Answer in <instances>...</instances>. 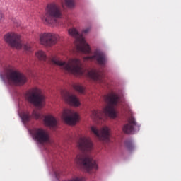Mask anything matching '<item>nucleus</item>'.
<instances>
[{"mask_svg": "<svg viewBox=\"0 0 181 181\" xmlns=\"http://www.w3.org/2000/svg\"><path fill=\"white\" fill-rule=\"evenodd\" d=\"M30 134L37 144H46L50 141V134L42 127H35L30 130Z\"/></svg>", "mask_w": 181, "mask_h": 181, "instance_id": "obj_7", "label": "nucleus"}, {"mask_svg": "<svg viewBox=\"0 0 181 181\" xmlns=\"http://www.w3.org/2000/svg\"><path fill=\"white\" fill-rule=\"evenodd\" d=\"M68 32L70 36L76 38V47L78 53H83L85 54L90 53V45L87 44L83 35L78 34V31L76 28H71Z\"/></svg>", "mask_w": 181, "mask_h": 181, "instance_id": "obj_5", "label": "nucleus"}, {"mask_svg": "<svg viewBox=\"0 0 181 181\" xmlns=\"http://www.w3.org/2000/svg\"><path fill=\"white\" fill-rule=\"evenodd\" d=\"M4 40L6 43H8L11 47H16V49H21V47H22L21 36L15 33H8L5 35Z\"/></svg>", "mask_w": 181, "mask_h": 181, "instance_id": "obj_12", "label": "nucleus"}, {"mask_svg": "<svg viewBox=\"0 0 181 181\" xmlns=\"http://www.w3.org/2000/svg\"><path fill=\"white\" fill-rule=\"evenodd\" d=\"M62 118L68 125H76L78 121H80L78 114L69 109L64 110Z\"/></svg>", "mask_w": 181, "mask_h": 181, "instance_id": "obj_11", "label": "nucleus"}, {"mask_svg": "<svg viewBox=\"0 0 181 181\" xmlns=\"http://www.w3.org/2000/svg\"><path fill=\"white\" fill-rule=\"evenodd\" d=\"M44 124L45 127H49V128H57V119L56 117L52 115H47L44 117Z\"/></svg>", "mask_w": 181, "mask_h": 181, "instance_id": "obj_17", "label": "nucleus"}, {"mask_svg": "<svg viewBox=\"0 0 181 181\" xmlns=\"http://www.w3.org/2000/svg\"><path fill=\"white\" fill-rule=\"evenodd\" d=\"M75 162L87 172H91V170H97L98 169L97 163L88 155H78L75 159Z\"/></svg>", "mask_w": 181, "mask_h": 181, "instance_id": "obj_4", "label": "nucleus"}, {"mask_svg": "<svg viewBox=\"0 0 181 181\" xmlns=\"http://www.w3.org/2000/svg\"><path fill=\"white\" fill-rule=\"evenodd\" d=\"M124 144L128 151H134V144H132V141L131 140H126Z\"/></svg>", "mask_w": 181, "mask_h": 181, "instance_id": "obj_21", "label": "nucleus"}, {"mask_svg": "<svg viewBox=\"0 0 181 181\" xmlns=\"http://www.w3.org/2000/svg\"><path fill=\"white\" fill-rule=\"evenodd\" d=\"M90 131L94 133V135L99 138L100 141H108L110 139V128L107 127H103L100 131L97 127L92 126Z\"/></svg>", "mask_w": 181, "mask_h": 181, "instance_id": "obj_13", "label": "nucleus"}, {"mask_svg": "<svg viewBox=\"0 0 181 181\" xmlns=\"http://www.w3.org/2000/svg\"><path fill=\"white\" fill-rule=\"evenodd\" d=\"M0 21H2V13L0 11Z\"/></svg>", "mask_w": 181, "mask_h": 181, "instance_id": "obj_28", "label": "nucleus"}, {"mask_svg": "<svg viewBox=\"0 0 181 181\" xmlns=\"http://www.w3.org/2000/svg\"><path fill=\"white\" fill-rule=\"evenodd\" d=\"M13 23H14L15 26H16L17 28H18V26H21V21H13Z\"/></svg>", "mask_w": 181, "mask_h": 181, "instance_id": "obj_26", "label": "nucleus"}, {"mask_svg": "<svg viewBox=\"0 0 181 181\" xmlns=\"http://www.w3.org/2000/svg\"><path fill=\"white\" fill-rule=\"evenodd\" d=\"M88 76L94 81H98V83H103V75L101 72L92 69L88 72Z\"/></svg>", "mask_w": 181, "mask_h": 181, "instance_id": "obj_18", "label": "nucleus"}, {"mask_svg": "<svg viewBox=\"0 0 181 181\" xmlns=\"http://www.w3.org/2000/svg\"><path fill=\"white\" fill-rule=\"evenodd\" d=\"M62 97L69 105H73L74 107H78L80 105V100L77 96L70 94L66 90L62 92Z\"/></svg>", "mask_w": 181, "mask_h": 181, "instance_id": "obj_15", "label": "nucleus"}, {"mask_svg": "<svg viewBox=\"0 0 181 181\" xmlns=\"http://www.w3.org/2000/svg\"><path fill=\"white\" fill-rule=\"evenodd\" d=\"M84 60H90V62H95L99 66H105L108 62V58L104 52L99 49H95L93 55L88 56L84 58Z\"/></svg>", "mask_w": 181, "mask_h": 181, "instance_id": "obj_10", "label": "nucleus"}, {"mask_svg": "<svg viewBox=\"0 0 181 181\" xmlns=\"http://www.w3.org/2000/svg\"><path fill=\"white\" fill-rule=\"evenodd\" d=\"M20 117L23 124H26V122H29L30 121V115H29L28 112L21 113Z\"/></svg>", "mask_w": 181, "mask_h": 181, "instance_id": "obj_20", "label": "nucleus"}, {"mask_svg": "<svg viewBox=\"0 0 181 181\" xmlns=\"http://www.w3.org/2000/svg\"><path fill=\"white\" fill-rule=\"evenodd\" d=\"M77 146L82 152H90L93 149V142L89 137L81 136L78 141Z\"/></svg>", "mask_w": 181, "mask_h": 181, "instance_id": "obj_14", "label": "nucleus"}, {"mask_svg": "<svg viewBox=\"0 0 181 181\" xmlns=\"http://www.w3.org/2000/svg\"><path fill=\"white\" fill-rule=\"evenodd\" d=\"M139 131V126L135 122L134 117H130L128 119V124L123 127V132L124 134H132L134 131Z\"/></svg>", "mask_w": 181, "mask_h": 181, "instance_id": "obj_16", "label": "nucleus"}, {"mask_svg": "<svg viewBox=\"0 0 181 181\" xmlns=\"http://www.w3.org/2000/svg\"><path fill=\"white\" fill-rule=\"evenodd\" d=\"M104 100L107 103V105L105 107L103 112L100 110H93L90 115L92 119L98 121L103 119L104 115H108L110 118H117L118 112L115 110V107L119 104L121 97L117 93H109L104 96Z\"/></svg>", "mask_w": 181, "mask_h": 181, "instance_id": "obj_2", "label": "nucleus"}, {"mask_svg": "<svg viewBox=\"0 0 181 181\" xmlns=\"http://www.w3.org/2000/svg\"><path fill=\"white\" fill-rule=\"evenodd\" d=\"M72 87L74 90L78 91V93H80V94H84L86 91V88L80 83H74L73 84Z\"/></svg>", "mask_w": 181, "mask_h": 181, "instance_id": "obj_19", "label": "nucleus"}, {"mask_svg": "<svg viewBox=\"0 0 181 181\" xmlns=\"http://www.w3.org/2000/svg\"><path fill=\"white\" fill-rule=\"evenodd\" d=\"M32 117L35 119H42L43 116H42V115L37 110H33V112L32 113Z\"/></svg>", "mask_w": 181, "mask_h": 181, "instance_id": "obj_22", "label": "nucleus"}, {"mask_svg": "<svg viewBox=\"0 0 181 181\" xmlns=\"http://www.w3.org/2000/svg\"><path fill=\"white\" fill-rule=\"evenodd\" d=\"M25 98L28 103L33 104L35 107H43L45 95L42 90L37 88H33L27 91Z\"/></svg>", "mask_w": 181, "mask_h": 181, "instance_id": "obj_6", "label": "nucleus"}, {"mask_svg": "<svg viewBox=\"0 0 181 181\" xmlns=\"http://www.w3.org/2000/svg\"><path fill=\"white\" fill-rule=\"evenodd\" d=\"M23 49L25 52H30V50H32V46H30V44H25L23 45Z\"/></svg>", "mask_w": 181, "mask_h": 181, "instance_id": "obj_25", "label": "nucleus"}, {"mask_svg": "<svg viewBox=\"0 0 181 181\" xmlns=\"http://www.w3.org/2000/svg\"><path fill=\"white\" fill-rule=\"evenodd\" d=\"M64 2L68 8H73L74 6V0H64Z\"/></svg>", "mask_w": 181, "mask_h": 181, "instance_id": "obj_23", "label": "nucleus"}, {"mask_svg": "<svg viewBox=\"0 0 181 181\" xmlns=\"http://www.w3.org/2000/svg\"><path fill=\"white\" fill-rule=\"evenodd\" d=\"M62 8L56 3H50L47 5L45 15L41 19L47 25H56L57 20L62 18Z\"/></svg>", "mask_w": 181, "mask_h": 181, "instance_id": "obj_3", "label": "nucleus"}, {"mask_svg": "<svg viewBox=\"0 0 181 181\" xmlns=\"http://www.w3.org/2000/svg\"><path fill=\"white\" fill-rule=\"evenodd\" d=\"M60 40V35L52 33H44L40 35V43L43 46L52 47L57 41Z\"/></svg>", "mask_w": 181, "mask_h": 181, "instance_id": "obj_9", "label": "nucleus"}, {"mask_svg": "<svg viewBox=\"0 0 181 181\" xmlns=\"http://www.w3.org/2000/svg\"><path fill=\"white\" fill-rule=\"evenodd\" d=\"M6 80L8 84H17L22 86L28 81L26 76L16 71H10L6 74Z\"/></svg>", "mask_w": 181, "mask_h": 181, "instance_id": "obj_8", "label": "nucleus"}, {"mask_svg": "<svg viewBox=\"0 0 181 181\" xmlns=\"http://www.w3.org/2000/svg\"><path fill=\"white\" fill-rule=\"evenodd\" d=\"M90 30H91V28L88 27V28L84 29V30H83V33H88V32H90Z\"/></svg>", "mask_w": 181, "mask_h": 181, "instance_id": "obj_27", "label": "nucleus"}, {"mask_svg": "<svg viewBox=\"0 0 181 181\" xmlns=\"http://www.w3.org/2000/svg\"><path fill=\"white\" fill-rule=\"evenodd\" d=\"M35 56L42 62H46L52 66H59L61 70L64 73H69L74 76H83L84 74L83 63L79 59L71 58L66 62L60 60L59 57L54 55L47 58L46 53L42 50L37 52Z\"/></svg>", "mask_w": 181, "mask_h": 181, "instance_id": "obj_1", "label": "nucleus"}, {"mask_svg": "<svg viewBox=\"0 0 181 181\" xmlns=\"http://www.w3.org/2000/svg\"><path fill=\"white\" fill-rule=\"evenodd\" d=\"M122 107L124 111H126V112L130 111L129 105L127 102H124L123 103H122Z\"/></svg>", "mask_w": 181, "mask_h": 181, "instance_id": "obj_24", "label": "nucleus"}]
</instances>
